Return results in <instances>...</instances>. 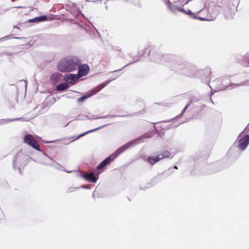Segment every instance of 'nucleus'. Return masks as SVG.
<instances>
[{
  "instance_id": "f257e3e1",
  "label": "nucleus",
  "mask_w": 249,
  "mask_h": 249,
  "mask_svg": "<svg viewBox=\"0 0 249 249\" xmlns=\"http://www.w3.org/2000/svg\"><path fill=\"white\" fill-rule=\"evenodd\" d=\"M80 60L76 57L68 56L61 59L57 65L59 71L63 72L73 71L77 70Z\"/></svg>"
},
{
  "instance_id": "f03ea898",
  "label": "nucleus",
  "mask_w": 249,
  "mask_h": 249,
  "mask_svg": "<svg viewBox=\"0 0 249 249\" xmlns=\"http://www.w3.org/2000/svg\"><path fill=\"white\" fill-rule=\"evenodd\" d=\"M131 146V143H127L120 148H119L113 154L109 157L106 158L98 166L97 169L100 170L106 165L109 164L112 161H113L120 154L126 150L128 148Z\"/></svg>"
},
{
  "instance_id": "7ed1b4c3",
  "label": "nucleus",
  "mask_w": 249,
  "mask_h": 249,
  "mask_svg": "<svg viewBox=\"0 0 249 249\" xmlns=\"http://www.w3.org/2000/svg\"><path fill=\"white\" fill-rule=\"evenodd\" d=\"M131 146V143H127L120 148H119L113 154L109 157L106 158L98 166L97 169L100 170L106 165L109 164L112 161H113L120 154L126 150L128 148Z\"/></svg>"
},
{
  "instance_id": "20e7f679",
  "label": "nucleus",
  "mask_w": 249,
  "mask_h": 249,
  "mask_svg": "<svg viewBox=\"0 0 249 249\" xmlns=\"http://www.w3.org/2000/svg\"><path fill=\"white\" fill-rule=\"evenodd\" d=\"M131 146V143H127L120 148H119L113 154L109 157L106 158L98 166L97 169L100 170L106 165L109 164L112 161H113L120 154L126 150L128 148Z\"/></svg>"
},
{
  "instance_id": "39448f33",
  "label": "nucleus",
  "mask_w": 249,
  "mask_h": 249,
  "mask_svg": "<svg viewBox=\"0 0 249 249\" xmlns=\"http://www.w3.org/2000/svg\"><path fill=\"white\" fill-rule=\"evenodd\" d=\"M131 146V143H127L120 148H119L113 154L109 157L106 158L98 166L97 169L100 170L106 165L109 164L112 161H113L120 154L126 150L128 148Z\"/></svg>"
},
{
  "instance_id": "423d86ee",
  "label": "nucleus",
  "mask_w": 249,
  "mask_h": 249,
  "mask_svg": "<svg viewBox=\"0 0 249 249\" xmlns=\"http://www.w3.org/2000/svg\"><path fill=\"white\" fill-rule=\"evenodd\" d=\"M171 156L170 152L167 150L162 151L158 156H149L147 158L148 162L152 165H154L156 162Z\"/></svg>"
},
{
  "instance_id": "0eeeda50",
  "label": "nucleus",
  "mask_w": 249,
  "mask_h": 249,
  "mask_svg": "<svg viewBox=\"0 0 249 249\" xmlns=\"http://www.w3.org/2000/svg\"><path fill=\"white\" fill-rule=\"evenodd\" d=\"M107 85V83L104 84L103 83L100 85L96 87V88L88 91L84 95L80 97L78 99V102H82L85 101L86 99L91 97L92 96L95 95L99 91H100L103 88L106 87Z\"/></svg>"
},
{
  "instance_id": "6e6552de",
  "label": "nucleus",
  "mask_w": 249,
  "mask_h": 249,
  "mask_svg": "<svg viewBox=\"0 0 249 249\" xmlns=\"http://www.w3.org/2000/svg\"><path fill=\"white\" fill-rule=\"evenodd\" d=\"M24 142L37 150H39V145L37 141L30 134L26 135L23 139Z\"/></svg>"
},
{
  "instance_id": "1a4fd4ad",
  "label": "nucleus",
  "mask_w": 249,
  "mask_h": 249,
  "mask_svg": "<svg viewBox=\"0 0 249 249\" xmlns=\"http://www.w3.org/2000/svg\"><path fill=\"white\" fill-rule=\"evenodd\" d=\"M78 75L80 77H83L88 74L89 70V68L87 64L78 65Z\"/></svg>"
},
{
  "instance_id": "9d476101",
  "label": "nucleus",
  "mask_w": 249,
  "mask_h": 249,
  "mask_svg": "<svg viewBox=\"0 0 249 249\" xmlns=\"http://www.w3.org/2000/svg\"><path fill=\"white\" fill-rule=\"evenodd\" d=\"M238 142V147L240 149L244 150L249 144V135H247L241 139H239Z\"/></svg>"
},
{
  "instance_id": "9b49d317",
  "label": "nucleus",
  "mask_w": 249,
  "mask_h": 249,
  "mask_svg": "<svg viewBox=\"0 0 249 249\" xmlns=\"http://www.w3.org/2000/svg\"><path fill=\"white\" fill-rule=\"evenodd\" d=\"M80 77L78 74L69 73L65 75V80L71 84H73L76 82Z\"/></svg>"
},
{
  "instance_id": "f8f14e48",
  "label": "nucleus",
  "mask_w": 249,
  "mask_h": 249,
  "mask_svg": "<svg viewBox=\"0 0 249 249\" xmlns=\"http://www.w3.org/2000/svg\"><path fill=\"white\" fill-rule=\"evenodd\" d=\"M62 76L63 75L60 73H54L51 76V81L53 84H57L62 80Z\"/></svg>"
},
{
  "instance_id": "ddd939ff",
  "label": "nucleus",
  "mask_w": 249,
  "mask_h": 249,
  "mask_svg": "<svg viewBox=\"0 0 249 249\" xmlns=\"http://www.w3.org/2000/svg\"><path fill=\"white\" fill-rule=\"evenodd\" d=\"M83 177L86 180L91 182H95L97 180L95 175L93 173L85 174L83 175Z\"/></svg>"
},
{
  "instance_id": "4468645a",
  "label": "nucleus",
  "mask_w": 249,
  "mask_h": 249,
  "mask_svg": "<svg viewBox=\"0 0 249 249\" xmlns=\"http://www.w3.org/2000/svg\"><path fill=\"white\" fill-rule=\"evenodd\" d=\"M47 18L46 16H40L38 17H36L33 19L29 20L30 22H39L43 21L46 20Z\"/></svg>"
},
{
  "instance_id": "2eb2a0df",
  "label": "nucleus",
  "mask_w": 249,
  "mask_h": 249,
  "mask_svg": "<svg viewBox=\"0 0 249 249\" xmlns=\"http://www.w3.org/2000/svg\"><path fill=\"white\" fill-rule=\"evenodd\" d=\"M69 88V86L66 83H61L58 85L56 87V89L58 91H62L67 89Z\"/></svg>"
},
{
  "instance_id": "dca6fc26",
  "label": "nucleus",
  "mask_w": 249,
  "mask_h": 249,
  "mask_svg": "<svg viewBox=\"0 0 249 249\" xmlns=\"http://www.w3.org/2000/svg\"><path fill=\"white\" fill-rule=\"evenodd\" d=\"M177 9L180 12H182V13H186V14H187L188 15H191L192 14V12L190 10H188V12H185V11L184 10V9H183V8H177Z\"/></svg>"
},
{
  "instance_id": "f3484780",
  "label": "nucleus",
  "mask_w": 249,
  "mask_h": 249,
  "mask_svg": "<svg viewBox=\"0 0 249 249\" xmlns=\"http://www.w3.org/2000/svg\"><path fill=\"white\" fill-rule=\"evenodd\" d=\"M97 129H95L94 130H90V131H87V132H85V133H82V134H81L78 137H77L76 138V139H78V138L81 137H83L84 136H85V135H86L87 134L89 133V132H92L94 130H96Z\"/></svg>"
},
{
  "instance_id": "a211bd4d",
  "label": "nucleus",
  "mask_w": 249,
  "mask_h": 249,
  "mask_svg": "<svg viewBox=\"0 0 249 249\" xmlns=\"http://www.w3.org/2000/svg\"><path fill=\"white\" fill-rule=\"evenodd\" d=\"M189 105H187V106H185V107L183 108V109L182 110V111L181 112V115H183L184 113V112H185V111L186 110L187 108L189 107Z\"/></svg>"
},
{
  "instance_id": "6ab92c4d",
  "label": "nucleus",
  "mask_w": 249,
  "mask_h": 249,
  "mask_svg": "<svg viewBox=\"0 0 249 249\" xmlns=\"http://www.w3.org/2000/svg\"><path fill=\"white\" fill-rule=\"evenodd\" d=\"M247 62L249 64V58L247 60Z\"/></svg>"
},
{
  "instance_id": "aec40b11",
  "label": "nucleus",
  "mask_w": 249,
  "mask_h": 249,
  "mask_svg": "<svg viewBox=\"0 0 249 249\" xmlns=\"http://www.w3.org/2000/svg\"><path fill=\"white\" fill-rule=\"evenodd\" d=\"M175 168L177 169V166H175Z\"/></svg>"
}]
</instances>
